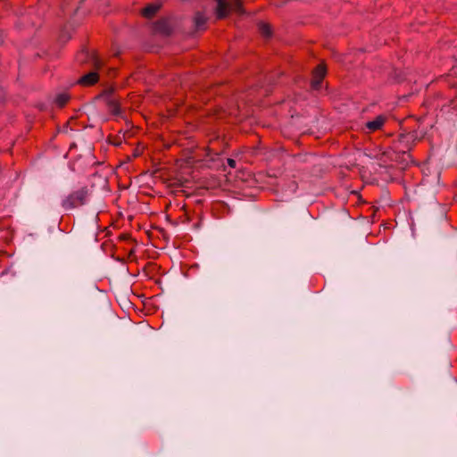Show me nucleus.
Wrapping results in <instances>:
<instances>
[{"label": "nucleus", "instance_id": "f257e3e1", "mask_svg": "<svg viewBox=\"0 0 457 457\" xmlns=\"http://www.w3.org/2000/svg\"><path fill=\"white\" fill-rule=\"evenodd\" d=\"M422 137L423 136L420 137L417 130L399 134L397 139L394 141L393 146L382 153L380 161L384 162H386L387 160L398 162L399 154H402L403 157L405 155L411 157L410 152Z\"/></svg>", "mask_w": 457, "mask_h": 457}, {"label": "nucleus", "instance_id": "f03ea898", "mask_svg": "<svg viewBox=\"0 0 457 457\" xmlns=\"http://www.w3.org/2000/svg\"><path fill=\"white\" fill-rule=\"evenodd\" d=\"M92 190L87 186L80 187L69 193L61 202V206L65 211L79 208L87 205L91 198Z\"/></svg>", "mask_w": 457, "mask_h": 457}, {"label": "nucleus", "instance_id": "7ed1b4c3", "mask_svg": "<svg viewBox=\"0 0 457 457\" xmlns=\"http://www.w3.org/2000/svg\"><path fill=\"white\" fill-rule=\"evenodd\" d=\"M326 75V64L324 62L319 63L312 71L311 88L312 90H320Z\"/></svg>", "mask_w": 457, "mask_h": 457}, {"label": "nucleus", "instance_id": "20e7f679", "mask_svg": "<svg viewBox=\"0 0 457 457\" xmlns=\"http://www.w3.org/2000/svg\"><path fill=\"white\" fill-rule=\"evenodd\" d=\"M154 31L155 33L161 34L162 36H170L171 35L173 29L170 24V19L162 18L156 21L153 26Z\"/></svg>", "mask_w": 457, "mask_h": 457}, {"label": "nucleus", "instance_id": "39448f33", "mask_svg": "<svg viewBox=\"0 0 457 457\" xmlns=\"http://www.w3.org/2000/svg\"><path fill=\"white\" fill-rule=\"evenodd\" d=\"M76 60L80 63L91 62L96 70L100 69L102 66L101 61L95 54H90L87 50L85 49L77 54Z\"/></svg>", "mask_w": 457, "mask_h": 457}, {"label": "nucleus", "instance_id": "423d86ee", "mask_svg": "<svg viewBox=\"0 0 457 457\" xmlns=\"http://www.w3.org/2000/svg\"><path fill=\"white\" fill-rule=\"evenodd\" d=\"M99 74L96 70L80 77L77 80L76 84L80 85L82 87H92L99 81Z\"/></svg>", "mask_w": 457, "mask_h": 457}, {"label": "nucleus", "instance_id": "0eeeda50", "mask_svg": "<svg viewBox=\"0 0 457 457\" xmlns=\"http://www.w3.org/2000/svg\"><path fill=\"white\" fill-rule=\"evenodd\" d=\"M386 120V118L384 115H378L373 120L366 122L365 127L370 132H375L382 129Z\"/></svg>", "mask_w": 457, "mask_h": 457}, {"label": "nucleus", "instance_id": "6e6552de", "mask_svg": "<svg viewBox=\"0 0 457 457\" xmlns=\"http://www.w3.org/2000/svg\"><path fill=\"white\" fill-rule=\"evenodd\" d=\"M230 10V4L227 0H217L216 17L219 20L226 18Z\"/></svg>", "mask_w": 457, "mask_h": 457}, {"label": "nucleus", "instance_id": "1a4fd4ad", "mask_svg": "<svg viewBox=\"0 0 457 457\" xmlns=\"http://www.w3.org/2000/svg\"><path fill=\"white\" fill-rule=\"evenodd\" d=\"M162 4L152 3L148 4L145 7L141 10V14L146 19H152L157 12L161 9Z\"/></svg>", "mask_w": 457, "mask_h": 457}, {"label": "nucleus", "instance_id": "9d476101", "mask_svg": "<svg viewBox=\"0 0 457 457\" xmlns=\"http://www.w3.org/2000/svg\"><path fill=\"white\" fill-rule=\"evenodd\" d=\"M106 104L108 107V111L112 115L118 116L120 114V104L117 99L108 98L106 100Z\"/></svg>", "mask_w": 457, "mask_h": 457}, {"label": "nucleus", "instance_id": "9b49d317", "mask_svg": "<svg viewBox=\"0 0 457 457\" xmlns=\"http://www.w3.org/2000/svg\"><path fill=\"white\" fill-rule=\"evenodd\" d=\"M70 99V94L64 92L56 95L54 102L57 107L63 108L69 103Z\"/></svg>", "mask_w": 457, "mask_h": 457}, {"label": "nucleus", "instance_id": "f8f14e48", "mask_svg": "<svg viewBox=\"0 0 457 457\" xmlns=\"http://www.w3.org/2000/svg\"><path fill=\"white\" fill-rule=\"evenodd\" d=\"M258 29L260 34L264 37H270L272 36V29L269 23L261 21L258 23Z\"/></svg>", "mask_w": 457, "mask_h": 457}, {"label": "nucleus", "instance_id": "ddd939ff", "mask_svg": "<svg viewBox=\"0 0 457 457\" xmlns=\"http://www.w3.org/2000/svg\"><path fill=\"white\" fill-rule=\"evenodd\" d=\"M194 22L197 29H204L206 23V18L203 13L198 12L194 17Z\"/></svg>", "mask_w": 457, "mask_h": 457}, {"label": "nucleus", "instance_id": "4468645a", "mask_svg": "<svg viewBox=\"0 0 457 457\" xmlns=\"http://www.w3.org/2000/svg\"><path fill=\"white\" fill-rule=\"evenodd\" d=\"M234 7L237 11L240 12L243 9V2L241 0H233Z\"/></svg>", "mask_w": 457, "mask_h": 457}, {"label": "nucleus", "instance_id": "2eb2a0df", "mask_svg": "<svg viewBox=\"0 0 457 457\" xmlns=\"http://www.w3.org/2000/svg\"><path fill=\"white\" fill-rule=\"evenodd\" d=\"M114 92V87H109L102 92V96H111Z\"/></svg>", "mask_w": 457, "mask_h": 457}, {"label": "nucleus", "instance_id": "dca6fc26", "mask_svg": "<svg viewBox=\"0 0 457 457\" xmlns=\"http://www.w3.org/2000/svg\"><path fill=\"white\" fill-rule=\"evenodd\" d=\"M227 162H228V164L231 168H235V167H236L237 162H236L234 159H232V158H228Z\"/></svg>", "mask_w": 457, "mask_h": 457}, {"label": "nucleus", "instance_id": "f3484780", "mask_svg": "<svg viewBox=\"0 0 457 457\" xmlns=\"http://www.w3.org/2000/svg\"><path fill=\"white\" fill-rule=\"evenodd\" d=\"M130 238V235L129 234H121L120 236V240H129Z\"/></svg>", "mask_w": 457, "mask_h": 457}, {"label": "nucleus", "instance_id": "a211bd4d", "mask_svg": "<svg viewBox=\"0 0 457 457\" xmlns=\"http://www.w3.org/2000/svg\"><path fill=\"white\" fill-rule=\"evenodd\" d=\"M113 145H119L118 141H115V143H113Z\"/></svg>", "mask_w": 457, "mask_h": 457}, {"label": "nucleus", "instance_id": "6ab92c4d", "mask_svg": "<svg viewBox=\"0 0 457 457\" xmlns=\"http://www.w3.org/2000/svg\"><path fill=\"white\" fill-rule=\"evenodd\" d=\"M113 145H119L118 141H115V143H113Z\"/></svg>", "mask_w": 457, "mask_h": 457}]
</instances>
